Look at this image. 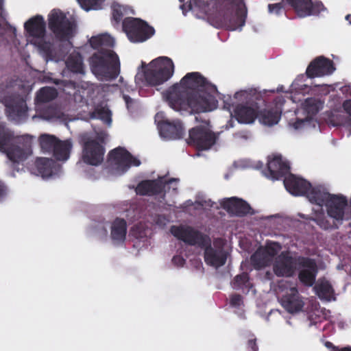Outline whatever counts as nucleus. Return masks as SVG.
<instances>
[{
    "label": "nucleus",
    "instance_id": "obj_12",
    "mask_svg": "<svg viewBox=\"0 0 351 351\" xmlns=\"http://www.w3.org/2000/svg\"><path fill=\"white\" fill-rule=\"evenodd\" d=\"M8 143V138L5 134H0V149L5 152L13 162H23L31 156L32 152L29 146L12 145L7 148Z\"/></svg>",
    "mask_w": 351,
    "mask_h": 351
},
{
    "label": "nucleus",
    "instance_id": "obj_37",
    "mask_svg": "<svg viewBox=\"0 0 351 351\" xmlns=\"http://www.w3.org/2000/svg\"><path fill=\"white\" fill-rule=\"evenodd\" d=\"M113 18L119 21L126 13V8L118 2H112L111 4Z\"/></svg>",
    "mask_w": 351,
    "mask_h": 351
},
{
    "label": "nucleus",
    "instance_id": "obj_23",
    "mask_svg": "<svg viewBox=\"0 0 351 351\" xmlns=\"http://www.w3.org/2000/svg\"><path fill=\"white\" fill-rule=\"evenodd\" d=\"M316 271L315 263L312 260H305L300 272L299 278L302 283L311 286L315 281Z\"/></svg>",
    "mask_w": 351,
    "mask_h": 351
},
{
    "label": "nucleus",
    "instance_id": "obj_18",
    "mask_svg": "<svg viewBox=\"0 0 351 351\" xmlns=\"http://www.w3.org/2000/svg\"><path fill=\"white\" fill-rule=\"evenodd\" d=\"M287 190L293 195H302L304 194L308 195L313 191H311L310 184L300 178H297L293 175L288 176L284 181Z\"/></svg>",
    "mask_w": 351,
    "mask_h": 351
},
{
    "label": "nucleus",
    "instance_id": "obj_38",
    "mask_svg": "<svg viewBox=\"0 0 351 351\" xmlns=\"http://www.w3.org/2000/svg\"><path fill=\"white\" fill-rule=\"evenodd\" d=\"M195 9L200 14H206L210 11L211 7L208 3V0H201L197 2Z\"/></svg>",
    "mask_w": 351,
    "mask_h": 351
},
{
    "label": "nucleus",
    "instance_id": "obj_31",
    "mask_svg": "<svg viewBox=\"0 0 351 351\" xmlns=\"http://www.w3.org/2000/svg\"><path fill=\"white\" fill-rule=\"evenodd\" d=\"M66 64L67 69L74 73L83 72L84 67L82 58L77 53H73L71 54L69 58L67 59Z\"/></svg>",
    "mask_w": 351,
    "mask_h": 351
},
{
    "label": "nucleus",
    "instance_id": "obj_3",
    "mask_svg": "<svg viewBox=\"0 0 351 351\" xmlns=\"http://www.w3.org/2000/svg\"><path fill=\"white\" fill-rule=\"evenodd\" d=\"M171 232L177 238L192 245H197L204 249L206 262L218 267L224 265L228 251L225 242L221 239L213 241L206 235L194 230L191 228L173 226Z\"/></svg>",
    "mask_w": 351,
    "mask_h": 351
},
{
    "label": "nucleus",
    "instance_id": "obj_9",
    "mask_svg": "<svg viewBox=\"0 0 351 351\" xmlns=\"http://www.w3.org/2000/svg\"><path fill=\"white\" fill-rule=\"evenodd\" d=\"M51 29L60 39H68L74 32L72 22L60 10H53L48 15Z\"/></svg>",
    "mask_w": 351,
    "mask_h": 351
},
{
    "label": "nucleus",
    "instance_id": "obj_17",
    "mask_svg": "<svg viewBox=\"0 0 351 351\" xmlns=\"http://www.w3.org/2000/svg\"><path fill=\"white\" fill-rule=\"evenodd\" d=\"M334 70L330 60L320 57L311 63L306 69V74L309 77H318L330 74Z\"/></svg>",
    "mask_w": 351,
    "mask_h": 351
},
{
    "label": "nucleus",
    "instance_id": "obj_27",
    "mask_svg": "<svg viewBox=\"0 0 351 351\" xmlns=\"http://www.w3.org/2000/svg\"><path fill=\"white\" fill-rule=\"evenodd\" d=\"M72 143L69 141L59 142L55 147L53 155L59 160H66L69 157Z\"/></svg>",
    "mask_w": 351,
    "mask_h": 351
},
{
    "label": "nucleus",
    "instance_id": "obj_28",
    "mask_svg": "<svg viewBox=\"0 0 351 351\" xmlns=\"http://www.w3.org/2000/svg\"><path fill=\"white\" fill-rule=\"evenodd\" d=\"M282 109L280 106L277 107L274 112H271L270 110L265 111L261 114L259 121L263 124L269 126L276 124L280 119V113Z\"/></svg>",
    "mask_w": 351,
    "mask_h": 351
},
{
    "label": "nucleus",
    "instance_id": "obj_8",
    "mask_svg": "<svg viewBox=\"0 0 351 351\" xmlns=\"http://www.w3.org/2000/svg\"><path fill=\"white\" fill-rule=\"evenodd\" d=\"M123 29L132 43L144 42L154 34V29L139 19H126L123 22Z\"/></svg>",
    "mask_w": 351,
    "mask_h": 351
},
{
    "label": "nucleus",
    "instance_id": "obj_2",
    "mask_svg": "<svg viewBox=\"0 0 351 351\" xmlns=\"http://www.w3.org/2000/svg\"><path fill=\"white\" fill-rule=\"evenodd\" d=\"M204 84V80L198 73H188L181 80L179 86H173L169 91L167 99L169 105L176 110L185 109L186 104L179 98L178 95L179 86L183 88H195ZM186 105L195 112H204L215 110L217 106V101L213 95L201 92L191 97Z\"/></svg>",
    "mask_w": 351,
    "mask_h": 351
},
{
    "label": "nucleus",
    "instance_id": "obj_52",
    "mask_svg": "<svg viewBox=\"0 0 351 351\" xmlns=\"http://www.w3.org/2000/svg\"><path fill=\"white\" fill-rule=\"evenodd\" d=\"M125 99L126 102L128 103L127 97H125Z\"/></svg>",
    "mask_w": 351,
    "mask_h": 351
},
{
    "label": "nucleus",
    "instance_id": "obj_25",
    "mask_svg": "<svg viewBox=\"0 0 351 351\" xmlns=\"http://www.w3.org/2000/svg\"><path fill=\"white\" fill-rule=\"evenodd\" d=\"M235 117L239 123L248 124L254 122L256 114L251 108L240 107L236 110Z\"/></svg>",
    "mask_w": 351,
    "mask_h": 351
},
{
    "label": "nucleus",
    "instance_id": "obj_16",
    "mask_svg": "<svg viewBox=\"0 0 351 351\" xmlns=\"http://www.w3.org/2000/svg\"><path fill=\"white\" fill-rule=\"evenodd\" d=\"M296 267L295 260L289 254L282 253L275 258L274 271L279 276H291Z\"/></svg>",
    "mask_w": 351,
    "mask_h": 351
},
{
    "label": "nucleus",
    "instance_id": "obj_36",
    "mask_svg": "<svg viewBox=\"0 0 351 351\" xmlns=\"http://www.w3.org/2000/svg\"><path fill=\"white\" fill-rule=\"evenodd\" d=\"M27 111L26 104L22 102L20 105L15 106L9 110V116L12 119H18V118L25 115Z\"/></svg>",
    "mask_w": 351,
    "mask_h": 351
},
{
    "label": "nucleus",
    "instance_id": "obj_1",
    "mask_svg": "<svg viewBox=\"0 0 351 351\" xmlns=\"http://www.w3.org/2000/svg\"><path fill=\"white\" fill-rule=\"evenodd\" d=\"M89 43L98 50L90 60L93 73L101 81L116 77L120 71L119 58L114 51L108 49L114 46V38L108 33H102L93 36Z\"/></svg>",
    "mask_w": 351,
    "mask_h": 351
},
{
    "label": "nucleus",
    "instance_id": "obj_40",
    "mask_svg": "<svg viewBox=\"0 0 351 351\" xmlns=\"http://www.w3.org/2000/svg\"><path fill=\"white\" fill-rule=\"evenodd\" d=\"M325 10L326 9L322 2L316 1L313 3L312 14L319 13Z\"/></svg>",
    "mask_w": 351,
    "mask_h": 351
},
{
    "label": "nucleus",
    "instance_id": "obj_22",
    "mask_svg": "<svg viewBox=\"0 0 351 351\" xmlns=\"http://www.w3.org/2000/svg\"><path fill=\"white\" fill-rule=\"evenodd\" d=\"M223 206L228 212L237 215H242L250 213V207L241 199L230 197L223 202Z\"/></svg>",
    "mask_w": 351,
    "mask_h": 351
},
{
    "label": "nucleus",
    "instance_id": "obj_44",
    "mask_svg": "<svg viewBox=\"0 0 351 351\" xmlns=\"http://www.w3.org/2000/svg\"><path fill=\"white\" fill-rule=\"evenodd\" d=\"M315 220H317L319 223V224L322 226L324 228H328L330 225L328 223V221H326V223H324V221H322L320 218L319 217H317L315 219Z\"/></svg>",
    "mask_w": 351,
    "mask_h": 351
},
{
    "label": "nucleus",
    "instance_id": "obj_39",
    "mask_svg": "<svg viewBox=\"0 0 351 351\" xmlns=\"http://www.w3.org/2000/svg\"><path fill=\"white\" fill-rule=\"evenodd\" d=\"M237 14L240 23L239 26H242L245 23L246 10L244 3L241 1L237 5Z\"/></svg>",
    "mask_w": 351,
    "mask_h": 351
},
{
    "label": "nucleus",
    "instance_id": "obj_5",
    "mask_svg": "<svg viewBox=\"0 0 351 351\" xmlns=\"http://www.w3.org/2000/svg\"><path fill=\"white\" fill-rule=\"evenodd\" d=\"M311 202L325 206L328 217L335 221H343L348 214V200L342 195H332L320 189H313L308 195Z\"/></svg>",
    "mask_w": 351,
    "mask_h": 351
},
{
    "label": "nucleus",
    "instance_id": "obj_14",
    "mask_svg": "<svg viewBox=\"0 0 351 351\" xmlns=\"http://www.w3.org/2000/svg\"><path fill=\"white\" fill-rule=\"evenodd\" d=\"M280 250V246L276 243L267 244L260 247L252 256V262L255 267L259 269L267 266Z\"/></svg>",
    "mask_w": 351,
    "mask_h": 351
},
{
    "label": "nucleus",
    "instance_id": "obj_32",
    "mask_svg": "<svg viewBox=\"0 0 351 351\" xmlns=\"http://www.w3.org/2000/svg\"><path fill=\"white\" fill-rule=\"evenodd\" d=\"M59 142L56 141L54 136L47 134H43L40 137V144L41 149L45 152H49L53 150Z\"/></svg>",
    "mask_w": 351,
    "mask_h": 351
},
{
    "label": "nucleus",
    "instance_id": "obj_50",
    "mask_svg": "<svg viewBox=\"0 0 351 351\" xmlns=\"http://www.w3.org/2000/svg\"><path fill=\"white\" fill-rule=\"evenodd\" d=\"M250 343L252 344V349L254 350V351H256V350H255V349H254V343H253L252 341H250Z\"/></svg>",
    "mask_w": 351,
    "mask_h": 351
},
{
    "label": "nucleus",
    "instance_id": "obj_13",
    "mask_svg": "<svg viewBox=\"0 0 351 351\" xmlns=\"http://www.w3.org/2000/svg\"><path fill=\"white\" fill-rule=\"evenodd\" d=\"M160 135L167 140L177 139L182 137L184 129L179 122L170 123L165 119L162 112L157 113L155 117Z\"/></svg>",
    "mask_w": 351,
    "mask_h": 351
},
{
    "label": "nucleus",
    "instance_id": "obj_41",
    "mask_svg": "<svg viewBox=\"0 0 351 351\" xmlns=\"http://www.w3.org/2000/svg\"><path fill=\"white\" fill-rule=\"evenodd\" d=\"M269 11L271 13L278 14L280 11L281 6L279 3L271 4L269 5Z\"/></svg>",
    "mask_w": 351,
    "mask_h": 351
},
{
    "label": "nucleus",
    "instance_id": "obj_35",
    "mask_svg": "<svg viewBox=\"0 0 351 351\" xmlns=\"http://www.w3.org/2000/svg\"><path fill=\"white\" fill-rule=\"evenodd\" d=\"M92 117L94 119H99L108 125H110L112 121L110 112L108 109L106 108L97 109L93 114Z\"/></svg>",
    "mask_w": 351,
    "mask_h": 351
},
{
    "label": "nucleus",
    "instance_id": "obj_48",
    "mask_svg": "<svg viewBox=\"0 0 351 351\" xmlns=\"http://www.w3.org/2000/svg\"><path fill=\"white\" fill-rule=\"evenodd\" d=\"M332 351H351L350 348H345L343 349H334Z\"/></svg>",
    "mask_w": 351,
    "mask_h": 351
},
{
    "label": "nucleus",
    "instance_id": "obj_43",
    "mask_svg": "<svg viewBox=\"0 0 351 351\" xmlns=\"http://www.w3.org/2000/svg\"><path fill=\"white\" fill-rule=\"evenodd\" d=\"M343 108L346 110V112L351 116V100L346 101L343 104Z\"/></svg>",
    "mask_w": 351,
    "mask_h": 351
},
{
    "label": "nucleus",
    "instance_id": "obj_19",
    "mask_svg": "<svg viewBox=\"0 0 351 351\" xmlns=\"http://www.w3.org/2000/svg\"><path fill=\"white\" fill-rule=\"evenodd\" d=\"M267 168L269 175L267 176L271 179H278L287 172L289 165L287 162L282 161L281 156L274 154L269 157Z\"/></svg>",
    "mask_w": 351,
    "mask_h": 351
},
{
    "label": "nucleus",
    "instance_id": "obj_30",
    "mask_svg": "<svg viewBox=\"0 0 351 351\" xmlns=\"http://www.w3.org/2000/svg\"><path fill=\"white\" fill-rule=\"evenodd\" d=\"M125 223L123 220L114 221L112 228V238L115 242H120L124 240L125 237Z\"/></svg>",
    "mask_w": 351,
    "mask_h": 351
},
{
    "label": "nucleus",
    "instance_id": "obj_20",
    "mask_svg": "<svg viewBox=\"0 0 351 351\" xmlns=\"http://www.w3.org/2000/svg\"><path fill=\"white\" fill-rule=\"evenodd\" d=\"M165 182L168 185L176 182V180H171L167 182L166 180L164 181L163 178H160L157 181H143L138 184L136 192L141 195H152L160 191Z\"/></svg>",
    "mask_w": 351,
    "mask_h": 351
},
{
    "label": "nucleus",
    "instance_id": "obj_33",
    "mask_svg": "<svg viewBox=\"0 0 351 351\" xmlns=\"http://www.w3.org/2000/svg\"><path fill=\"white\" fill-rule=\"evenodd\" d=\"M80 6L86 11L101 8L104 0H77Z\"/></svg>",
    "mask_w": 351,
    "mask_h": 351
},
{
    "label": "nucleus",
    "instance_id": "obj_51",
    "mask_svg": "<svg viewBox=\"0 0 351 351\" xmlns=\"http://www.w3.org/2000/svg\"><path fill=\"white\" fill-rule=\"evenodd\" d=\"M329 344H330L329 343H326V346H328H328H329Z\"/></svg>",
    "mask_w": 351,
    "mask_h": 351
},
{
    "label": "nucleus",
    "instance_id": "obj_34",
    "mask_svg": "<svg viewBox=\"0 0 351 351\" xmlns=\"http://www.w3.org/2000/svg\"><path fill=\"white\" fill-rule=\"evenodd\" d=\"M57 95L56 90L50 87L42 88L38 94V99L40 101H47L53 99Z\"/></svg>",
    "mask_w": 351,
    "mask_h": 351
},
{
    "label": "nucleus",
    "instance_id": "obj_15",
    "mask_svg": "<svg viewBox=\"0 0 351 351\" xmlns=\"http://www.w3.org/2000/svg\"><path fill=\"white\" fill-rule=\"evenodd\" d=\"M189 136L191 141L202 149H208L215 143V136L207 128L193 129Z\"/></svg>",
    "mask_w": 351,
    "mask_h": 351
},
{
    "label": "nucleus",
    "instance_id": "obj_29",
    "mask_svg": "<svg viewBox=\"0 0 351 351\" xmlns=\"http://www.w3.org/2000/svg\"><path fill=\"white\" fill-rule=\"evenodd\" d=\"M317 295L324 300H330L334 299V291L328 281L322 280L315 287Z\"/></svg>",
    "mask_w": 351,
    "mask_h": 351
},
{
    "label": "nucleus",
    "instance_id": "obj_46",
    "mask_svg": "<svg viewBox=\"0 0 351 351\" xmlns=\"http://www.w3.org/2000/svg\"><path fill=\"white\" fill-rule=\"evenodd\" d=\"M2 1L3 0H0V16H1L2 17H4L5 16V13H4V11L3 10L2 7H1Z\"/></svg>",
    "mask_w": 351,
    "mask_h": 351
},
{
    "label": "nucleus",
    "instance_id": "obj_42",
    "mask_svg": "<svg viewBox=\"0 0 351 351\" xmlns=\"http://www.w3.org/2000/svg\"><path fill=\"white\" fill-rule=\"evenodd\" d=\"M231 303L234 306H239L241 304V298L239 295H234L231 298Z\"/></svg>",
    "mask_w": 351,
    "mask_h": 351
},
{
    "label": "nucleus",
    "instance_id": "obj_26",
    "mask_svg": "<svg viewBox=\"0 0 351 351\" xmlns=\"http://www.w3.org/2000/svg\"><path fill=\"white\" fill-rule=\"evenodd\" d=\"M36 165L38 174L43 178H49L53 173V164L49 158H43L37 160Z\"/></svg>",
    "mask_w": 351,
    "mask_h": 351
},
{
    "label": "nucleus",
    "instance_id": "obj_11",
    "mask_svg": "<svg viewBox=\"0 0 351 351\" xmlns=\"http://www.w3.org/2000/svg\"><path fill=\"white\" fill-rule=\"evenodd\" d=\"M322 108V104L315 99H308L305 101L302 106L296 112L297 119L300 122L290 123L294 129L298 130L302 128H308L309 125L315 127L317 123L314 121H311L312 117L315 115L320 109Z\"/></svg>",
    "mask_w": 351,
    "mask_h": 351
},
{
    "label": "nucleus",
    "instance_id": "obj_6",
    "mask_svg": "<svg viewBox=\"0 0 351 351\" xmlns=\"http://www.w3.org/2000/svg\"><path fill=\"white\" fill-rule=\"evenodd\" d=\"M27 40L40 51L47 52L51 47L49 37L46 34L45 22L40 15L33 16L24 24Z\"/></svg>",
    "mask_w": 351,
    "mask_h": 351
},
{
    "label": "nucleus",
    "instance_id": "obj_4",
    "mask_svg": "<svg viewBox=\"0 0 351 351\" xmlns=\"http://www.w3.org/2000/svg\"><path fill=\"white\" fill-rule=\"evenodd\" d=\"M173 73V61L167 57H160L138 69L135 81L138 84L145 80L151 85H158L170 79Z\"/></svg>",
    "mask_w": 351,
    "mask_h": 351
},
{
    "label": "nucleus",
    "instance_id": "obj_49",
    "mask_svg": "<svg viewBox=\"0 0 351 351\" xmlns=\"http://www.w3.org/2000/svg\"><path fill=\"white\" fill-rule=\"evenodd\" d=\"M346 19L351 24V14L347 15Z\"/></svg>",
    "mask_w": 351,
    "mask_h": 351
},
{
    "label": "nucleus",
    "instance_id": "obj_24",
    "mask_svg": "<svg viewBox=\"0 0 351 351\" xmlns=\"http://www.w3.org/2000/svg\"><path fill=\"white\" fill-rule=\"evenodd\" d=\"M295 9L298 15L305 17L312 14L313 3L311 0H287Z\"/></svg>",
    "mask_w": 351,
    "mask_h": 351
},
{
    "label": "nucleus",
    "instance_id": "obj_45",
    "mask_svg": "<svg viewBox=\"0 0 351 351\" xmlns=\"http://www.w3.org/2000/svg\"><path fill=\"white\" fill-rule=\"evenodd\" d=\"M156 223L160 226H165L166 224V219H165L164 217H158V219L156 221Z\"/></svg>",
    "mask_w": 351,
    "mask_h": 351
},
{
    "label": "nucleus",
    "instance_id": "obj_7",
    "mask_svg": "<svg viewBox=\"0 0 351 351\" xmlns=\"http://www.w3.org/2000/svg\"><path fill=\"white\" fill-rule=\"evenodd\" d=\"M140 160L122 147L112 150L108 154V167L114 174H121L130 167L139 166Z\"/></svg>",
    "mask_w": 351,
    "mask_h": 351
},
{
    "label": "nucleus",
    "instance_id": "obj_21",
    "mask_svg": "<svg viewBox=\"0 0 351 351\" xmlns=\"http://www.w3.org/2000/svg\"><path fill=\"white\" fill-rule=\"evenodd\" d=\"M282 304L284 308L291 313L300 311L304 306L303 301L294 288L291 289L289 292L282 298Z\"/></svg>",
    "mask_w": 351,
    "mask_h": 351
},
{
    "label": "nucleus",
    "instance_id": "obj_10",
    "mask_svg": "<svg viewBox=\"0 0 351 351\" xmlns=\"http://www.w3.org/2000/svg\"><path fill=\"white\" fill-rule=\"evenodd\" d=\"M104 149L102 140L97 136L87 138L84 144L82 160L90 165H99L104 160Z\"/></svg>",
    "mask_w": 351,
    "mask_h": 351
},
{
    "label": "nucleus",
    "instance_id": "obj_47",
    "mask_svg": "<svg viewBox=\"0 0 351 351\" xmlns=\"http://www.w3.org/2000/svg\"><path fill=\"white\" fill-rule=\"evenodd\" d=\"M173 261H174L175 262L178 261V263L179 264H180V265H182V264L183 263V261H184V260H183V259H182V258H180V257H175V258H173Z\"/></svg>",
    "mask_w": 351,
    "mask_h": 351
}]
</instances>
